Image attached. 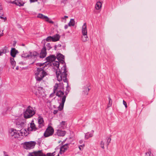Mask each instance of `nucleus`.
<instances>
[{"label": "nucleus", "mask_w": 156, "mask_h": 156, "mask_svg": "<svg viewBox=\"0 0 156 156\" xmlns=\"http://www.w3.org/2000/svg\"><path fill=\"white\" fill-rule=\"evenodd\" d=\"M36 65L40 66V67L42 66V67L37 68V70L34 72L36 80L37 81L40 82L47 75V73L44 70L46 66V63H37Z\"/></svg>", "instance_id": "nucleus-1"}, {"label": "nucleus", "mask_w": 156, "mask_h": 156, "mask_svg": "<svg viewBox=\"0 0 156 156\" xmlns=\"http://www.w3.org/2000/svg\"><path fill=\"white\" fill-rule=\"evenodd\" d=\"M67 72L66 67L65 65L63 66L61 70L59 69H57L56 72V74L57 80L59 81L63 80L64 82L66 83L67 86L68 87Z\"/></svg>", "instance_id": "nucleus-2"}, {"label": "nucleus", "mask_w": 156, "mask_h": 156, "mask_svg": "<svg viewBox=\"0 0 156 156\" xmlns=\"http://www.w3.org/2000/svg\"><path fill=\"white\" fill-rule=\"evenodd\" d=\"M56 95L59 98L58 100L60 103L59 106L58 107V109L59 111H61L63 108L64 104L66 101L67 94H65L61 90H59L57 92Z\"/></svg>", "instance_id": "nucleus-3"}, {"label": "nucleus", "mask_w": 156, "mask_h": 156, "mask_svg": "<svg viewBox=\"0 0 156 156\" xmlns=\"http://www.w3.org/2000/svg\"><path fill=\"white\" fill-rule=\"evenodd\" d=\"M87 25L85 23L82 27V36L81 37V40L83 42H86L89 40V38L87 35Z\"/></svg>", "instance_id": "nucleus-4"}, {"label": "nucleus", "mask_w": 156, "mask_h": 156, "mask_svg": "<svg viewBox=\"0 0 156 156\" xmlns=\"http://www.w3.org/2000/svg\"><path fill=\"white\" fill-rule=\"evenodd\" d=\"M35 114V111L30 106L28 107L24 113V117L26 119L31 117Z\"/></svg>", "instance_id": "nucleus-5"}, {"label": "nucleus", "mask_w": 156, "mask_h": 156, "mask_svg": "<svg viewBox=\"0 0 156 156\" xmlns=\"http://www.w3.org/2000/svg\"><path fill=\"white\" fill-rule=\"evenodd\" d=\"M36 144V142L31 141L26 142L24 143V147L26 149H31L34 148Z\"/></svg>", "instance_id": "nucleus-6"}, {"label": "nucleus", "mask_w": 156, "mask_h": 156, "mask_svg": "<svg viewBox=\"0 0 156 156\" xmlns=\"http://www.w3.org/2000/svg\"><path fill=\"white\" fill-rule=\"evenodd\" d=\"M54 129L51 126L48 127L46 129L44 133L45 137H48L51 136L54 133Z\"/></svg>", "instance_id": "nucleus-7"}, {"label": "nucleus", "mask_w": 156, "mask_h": 156, "mask_svg": "<svg viewBox=\"0 0 156 156\" xmlns=\"http://www.w3.org/2000/svg\"><path fill=\"white\" fill-rule=\"evenodd\" d=\"M44 93V90H43L42 88L41 87H39L36 89L35 94L38 97H40L43 96Z\"/></svg>", "instance_id": "nucleus-8"}, {"label": "nucleus", "mask_w": 156, "mask_h": 156, "mask_svg": "<svg viewBox=\"0 0 156 156\" xmlns=\"http://www.w3.org/2000/svg\"><path fill=\"white\" fill-rule=\"evenodd\" d=\"M37 17L44 20L46 21L51 23H53L54 22L47 16L43 15L42 14H39L37 16Z\"/></svg>", "instance_id": "nucleus-9"}, {"label": "nucleus", "mask_w": 156, "mask_h": 156, "mask_svg": "<svg viewBox=\"0 0 156 156\" xmlns=\"http://www.w3.org/2000/svg\"><path fill=\"white\" fill-rule=\"evenodd\" d=\"M38 128H42L44 126L43 119L41 117L39 116L38 118Z\"/></svg>", "instance_id": "nucleus-10"}, {"label": "nucleus", "mask_w": 156, "mask_h": 156, "mask_svg": "<svg viewBox=\"0 0 156 156\" xmlns=\"http://www.w3.org/2000/svg\"><path fill=\"white\" fill-rule=\"evenodd\" d=\"M38 128V127H36L34 123V121H32L30 124V126L28 128V130L29 131H35Z\"/></svg>", "instance_id": "nucleus-11"}, {"label": "nucleus", "mask_w": 156, "mask_h": 156, "mask_svg": "<svg viewBox=\"0 0 156 156\" xmlns=\"http://www.w3.org/2000/svg\"><path fill=\"white\" fill-rule=\"evenodd\" d=\"M10 136L15 138H18L19 137V135H18L17 130L16 129H12L9 133Z\"/></svg>", "instance_id": "nucleus-12"}, {"label": "nucleus", "mask_w": 156, "mask_h": 156, "mask_svg": "<svg viewBox=\"0 0 156 156\" xmlns=\"http://www.w3.org/2000/svg\"><path fill=\"white\" fill-rule=\"evenodd\" d=\"M38 55V54L37 53L36 51H33L32 52H30L29 54L26 55V54H24L23 56H23L26 58H29V57H36Z\"/></svg>", "instance_id": "nucleus-13"}, {"label": "nucleus", "mask_w": 156, "mask_h": 156, "mask_svg": "<svg viewBox=\"0 0 156 156\" xmlns=\"http://www.w3.org/2000/svg\"><path fill=\"white\" fill-rule=\"evenodd\" d=\"M69 145V144H66L60 147L59 152L60 154H63L67 150Z\"/></svg>", "instance_id": "nucleus-14"}, {"label": "nucleus", "mask_w": 156, "mask_h": 156, "mask_svg": "<svg viewBox=\"0 0 156 156\" xmlns=\"http://www.w3.org/2000/svg\"><path fill=\"white\" fill-rule=\"evenodd\" d=\"M46 54V48L45 47H44L41 51L39 57L41 58H44Z\"/></svg>", "instance_id": "nucleus-15"}, {"label": "nucleus", "mask_w": 156, "mask_h": 156, "mask_svg": "<svg viewBox=\"0 0 156 156\" xmlns=\"http://www.w3.org/2000/svg\"><path fill=\"white\" fill-rule=\"evenodd\" d=\"M56 60L60 62L63 63L64 62L63 60L64 59V56L62 54L59 53L57 55Z\"/></svg>", "instance_id": "nucleus-16"}, {"label": "nucleus", "mask_w": 156, "mask_h": 156, "mask_svg": "<svg viewBox=\"0 0 156 156\" xmlns=\"http://www.w3.org/2000/svg\"><path fill=\"white\" fill-rule=\"evenodd\" d=\"M11 3L20 6H23L24 4V3L22 1L19 0L14 1Z\"/></svg>", "instance_id": "nucleus-17"}, {"label": "nucleus", "mask_w": 156, "mask_h": 156, "mask_svg": "<svg viewBox=\"0 0 156 156\" xmlns=\"http://www.w3.org/2000/svg\"><path fill=\"white\" fill-rule=\"evenodd\" d=\"M18 53V51L15 48H12L10 52V55L13 58L15 57L16 54Z\"/></svg>", "instance_id": "nucleus-18"}, {"label": "nucleus", "mask_w": 156, "mask_h": 156, "mask_svg": "<svg viewBox=\"0 0 156 156\" xmlns=\"http://www.w3.org/2000/svg\"><path fill=\"white\" fill-rule=\"evenodd\" d=\"M47 61L48 62H51L55 61L56 60V56L54 55H51L47 57L46 58Z\"/></svg>", "instance_id": "nucleus-19"}, {"label": "nucleus", "mask_w": 156, "mask_h": 156, "mask_svg": "<svg viewBox=\"0 0 156 156\" xmlns=\"http://www.w3.org/2000/svg\"><path fill=\"white\" fill-rule=\"evenodd\" d=\"M59 62H60L58 60H55L52 62L51 65H52V66H53L55 68L58 69L59 67Z\"/></svg>", "instance_id": "nucleus-20"}, {"label": "nucleus", "mask_w": 156, "mask_h": 156, "mask_svg": "<svg viewBox=\"0 0 156 156\" xmlns=\"http://www.w3.org/2000/svg\"><path fill=\"white\" fill-rule=\"evenodd\" d=\"M26 130L24 129H22L20 130H17L18 134L19 135V137L20 136H25V132Z\"/></svg>", "instance_id": "nucleus-21"}, {"label": "nucleus", "mask_w": 156, "mask_h": 156, "mask_svg": "<svg viewBox=\"0 0 156 156\" xmlns=\"http://www.w3.org/2000/svg\"><path fill=\"white\" fill-rule=\"evenodd\" d=\"M66 134V132L61 129H58L57 131V134L60 136H63Z\"/></svg>", "instance_id": "nucleus-22"}, {"label": "nucleus", "mask_w": 156, "mask_h": 156, "mask_svg": "<svg viewBox=\"0 0 156 156\" xmlns=\"http://www.w3.org/2000/svg\"><path fill=\"white\" fill-rule=\"evenodd\" d=\"M83 94L87 95L88 94V92L90 90V89L88 88L87 86H84L83 87Z\"/></svg>", "instance_id": "nucleus-23"}, {"label": "nucleus", "mask_w": 156, "mask_h": 156, "mask_svg": "<svg viewBox=\"0 0 156 156\" xmlns=\"http://www.w3.org/2000/svg\"><path fill=\"white\" fill-rule=\"evenodd\" d=\"M52 41H56L59 40L60 38V36L58 34H56L55 35L52 37Z\"/></svg>", "instance_id": "nucleus-24"}, {"label": "nucleus", "mask_w": 156, "mask_h": 156, "mask_svg": "<svg viewBox=\"0 0 156 156\" xmlns=\"http://www.w3.org/2000/svg\"><path fill=\"white\" fill-rule=\"evenodd\" d=\"M93 135V133H87L85 134V138L86 139H87L90 137H92Z\"/></svg>", "instance_id": "nucleus-25"}, {"label": "nucleus", "mask_w": 156, "mask_h": 156, "mask_svg": "<svg viewBox=\"0 0 156 156\" xmlns=\"http://www.w3.org/2000/svg\"><path fill=\"white\" fill-rule=\"evenodd\" d=\"M101 5L102 4L101 2H98L96 3L95 8L96 9L99 10L101 8Z\"/></svg>", "instance_id": "nucleus-26"}, {"label": "nucleus", "mask_w": 156, "mask_h": 156, "mask_svg": "<svg viewBox=\"0 0 156 156\" xmlns=\"http://www.w3.org/2000/svg\"><path fill=\"white\" fill-rule=\"evenodd\" d=\"M36 156H47L45 154H44L42 151H39L35 153Z\"/></svg>", "instance_id": "nucleus-27"}, {"label": "nucleus", "mask_w": 156, "mask_h": 156, "mask_svg": "<svg viewBox=\"0 0 156 156\" xmlns=\"http://www.w3.org/2000/svg\"><path fill=\"white\" fill-rule=\"evenodd\" d=\"M65 122L62 121L59 125H58V127L59 128H64L66 127Z\"/></svg>", "instance_id": "nucleus-28"}, {"label": "nucleus", "mask_w": 156, "mask_h": 156, "mask_svg": "<svg viewBox=\"0 0 156 156\" xmlns=\"http://www.w3.org/2000/svg\"><path fill=\"white\" fill-rule=\"evenodd\" d=\"M68 25L69 26H74L75 25V21L74 19H71Z\"/></svg>", "instance_id": "nucleus-29"}, {"label": "nucleus", "mask_w": 156, "mask_h": 156, "mask_svg": "<svg viewBox=\"0 0 156 156\" xmlns=\"http://www.w3.org/2000/svg\"><path fill=\"white\" fill-rule=\"evenodd\" d=\"M151 154V149H149L148 151L145 153V156H150Z\"/></svg>", "instance_id": "nucleus-30"}, {"label": "nucleus", "mask_w": 156, "mask_h": 156, "mask_svg": "<svg viewBox=\"0 0 156 156\" xmlns=\"http://www.w3.org/2000/svg\"><path fill=\"white\" fill-rule=\"evenodd\" d=\"M112 104V101L111 98L109 97L108 98V104L107 107L109 108L111 106Z\"/></svg>", "instance_id": "nucleus-31"}, {"label": "nucleus", "mask_w": 156, "mask_h": 156, "mask_svg": "<svg viewBox=\"0 0 156 156\" xmlns=\"http://www.w3.org/2000/svg\"><path fill=\"white\" fill-rule=\"evenodd\" d=\"M10 60L11 64L13 66V69H14V66H15L16 62L14 61V59L13 58H11Z\"/></svg>", "instance_id": "nucleus-32"}, {"label": "nucleus", "mask_w": 156, "mask_h": 156, "mask_svg": "<svg viewBox=\"0 0 156 156\" xmlns=\"http://www.w3.org/2000/svg\"><path fill=\"white\" fill-rule=\"evenodd\" d=\"M59 87L57 83H56L54 86V93H55V91Z\"/></svg>", "instance_id": "nucleus-33"}, {"label": "nucleus", "mask_w": 156, "mask_h": 156, "mask_svg": "<svg viewBox=\"0 0 156 156\" xmlns=\"http://www.w3.org/2000/svg\"><path fill=\"white\" fill-rule=\"evenodd\" d=\"M100 145L101 148L103 149H104V143L103 141H101L100 142Z\"/></svg>", "instance_id": "nucleus-34"}, {"label": "nucleus", "mask_w": 156, "mask_h": 156, "mask_svg": "<svg viewBox=\"0 0 156 156\" xmlns=\"http://www.w3.org/2000/svg\"><path fill=\"white\" fill-rule=\"evenodd\" d=\"M46 47H45V48H46L48 50H50L52 48L51 45L50 43H48L46 44Z\"/></svg>", "instance_id": "nucleus-35"}, {"label": "nucleus", "mask_w": 156, "mask_h": 156, "mask_svg": "<svg viewBox=\"0 0 156 156\" xmlns=\"http://www.w3.org/2000/svg\"><path fill=\"white\" fill-rule=\"evenodd\" d=\"M2 53H5L7 52V48L4 47L1 51Z\"/></svg>", "instance_id": "nucleus-36"}, {"label": "nucleus", "mask_w": 156, "mask_h": 156, "mask_svg": "<svg viewBox=\"0 0 156 156\" xmlns=\"http://www.w3.org/2000/svg\"><path fill=\"white\" fill-rule=\"evenodd\" d=\"M46 41H52V37L49 36L47 37L46 39Z\"/></svg>", "instance_id": "nucleus-37"}, {"label": "nucleus", "mask_w": 156, "mask_h": 156, "mask_svg": "<svg viewBox=\"0 0 156 156\" xmlns=\"http://www.w3.org/2000/svg\"><path fill=\"white\" fill-rule=\"evenodd\" d=\"M55 152L52 153H48L46 154L47 156H54L55 155Z\"/></svg>", "instance_id": "nucleus-38"}, {"label": "nucleus", "mask_w": 156, "mask_h": 156, "mask_svg": "<svg viewBox=\"0 0 156 156\" xmlns=\"http://www.w3.org/2000/svg\"><path fill=\"white\" fill-rule=\"evenodd\" d=\"M36 152H37V151L34 152V153H30L29 154L28 156H36V155L35 154H36L35 153Z\"/></svg>", "instance_id": "nucleus-39"}, {"label": "nucleus", "mask_w": 156, "mask_h": 156, "mask_svg": "<svg viewBox=\"0 0 156 156\" xmlns=\"http://www.w3.org/2000/svg\"><path fill=\"white\" fill-rule=\"evenodd\" d=\"M84 147V145L83 144L79 146V148L80 150L82 151L83 149V148Z\"/></svg>", "instance_id": "nucleus-40"}, {"label": "nucleus", "mask_w": 156, "mask_h": 156, "mask_svg": "<svg viewBox=\"0 0 156 156\" xmlns=\"http://www.w3.org/2000/svg\"><path fill=\"white\" fill-rule=\"evenodd\" d=\"M68 18V16H64V17H61V19L62 20V21H63V20H65V22H66V19Z\"/></svg>", "instance_id": "nucleus-41"}, {"label": "nucleus", "mask_w": 156, "mask_h": 156, "mask_svg": "<svg viewBox=\"0 0 156 156\" xmlns=\"http://www.w3.org/2000/svg\"><path fill=\"white\" fill-rule=\"evenodd\" d=\"M111 140V138H108V139L107 140V145H108L110 143Z\"/></svg>", "instance_id": "nucleus-42"}, {"label": "nucleus", "mask_w": 156, "mask_h": 156, "mask_svg": "<svg viewBox=\"0 0 156 156\" xmlns=\"http://www.w3.org/2000/svg\"><path fill=\"white\" fill-rule=\"evenodd\" d=\"M123 104L125 105L126 108H127V105L126 102L124 101V100H123Z\"/></svg>", "instance_id": "nucleus-43"}, {"label": "nucleus", "mask_w": 156, "mask_h": 156, "mask_svg": "<svg viewBox=\"0 0 156 156\" xmlns=\"http://www.w3.org/2000/svg\"><path fill=\"white\" fill-rule=\"evenodd\" d=\"M0 18H1L2 19H4L5 20H6V18L5 17H3L2 16H0Z\"/></svg>", "instance_id": "nucleus-44"}, {"label": "nucleus", "mask_w": 156, "mask_h": 156, "mask_svg": "<svg viewBox=\"0 0 156 156\" xmlns=\"http://www.w3.org/2000/svg\"><path fill=\"white\" fill-rule=\"evenodd\" d=\"M38 0H30V2H35L37 1Z\"/></svg>", "instance_id": "nucleus-45"}, {"label": "nucleus", "mask_w": 156, "mask_h": 156, "mask_svg": "<svg viewBox=\"0 0 156 156\" xmlns=\"http://www.w3.org/2000/svg\"><path fill=\"white\" fill-rule=\"evenodd\" d=\"M58 111L57 110H55L53 112V113L54 114H56L58 112Z\"/></svg>", "instance_id": "nucleus-46"}, {"label": "nucleus", "mask_w": 156, "mask_h": 156, "mask_svg": "<svg viewBox=\"0 0 156 156\" xmlns=\"http://www.w3.org/2000/svg\"><path fill=\"white\" fill-rule=\"evenodd\" d=\"M68 27V26L67 25H65V27H64V28H65V29H67Z\"/></svg>", "instance_id": "nucleus-47"}, {"label": "nucleus", "mask_w": 156, "mask_h": 156, "mask_svg": "<svg viewBox=\"0 0 156 156\" xmlns=\"http://www.w3.org/2000/svg\"><path fill=\"white\" fill-rule=\"evenodd\" d=\"M4 154L5 155L4 156H9L8 155H5V152H4Z\"/></svg>", "instance_id": "nucleus-48"}, {"label": "nucleus", "mask_w": 156, "mask_h": 156, "mask_svg": "<svg viewBox=\"0 0 156 156\" xmlns=\"http://www.w3.org/2000/svg\"><path fill=\"white\" fill-rule=\"evenodd\" d=\"M3 33H2V34H0V37L3 35Z\"/></svg>", "instance_id": "nucleus-49"}, {"label": "nucleus", "mask_w": 156, "mask_h": 156, "mask_svg": "<svg viewBox=\"0 0 156 156\" xmlns=\"http://www.w3.org/2000/svg\"><path fill=\"white\" fill-rule=\"evenodd\" d=\"M53 94H50V96L51 97H53Z\"/></svg>", "instance_id": "nucleus-50"}, {"label": "nucleus", "mask_w": 156, "mask_h": 156, "mask_svg": "<svg viewBox=\"0 0 156 156\" xmlns=\"http://www.w3.org/2000/svg\"><path fill=\"white\" fill-rule=\"evenodd\" d=\"M83 142V141L82 140H80V144H82V143Z\"/></svg>", "instance_id": "nucleus-51"}, {"label": "nucleus", "mask_w": 156, "mask_h": 156, "mask_svg": "<svg viewBox=\"0 0 156 156\" xmlns=\"http://www.w3.org/2000/svg\"><path fill=\"white\" fill-rule=\"evenodd\" d=\"M18 69H19V67H18V66H17V67H16V70H18Z\"/></svg>", "instance_id": "nucleus-52"}, {"label": "nucleus", "mask_w": 156, "mask_h": 156, "mask_svg": "<svg viewBox=\"0 0 156 156\" xmlns=\"http://www.w3.org/2000/svg\"><path fill=\"white\" fill-rule=\"evenodd\" d=\"M2 52H1V51H0V56L1 55H2Z\"/></svg>", "instance_id": "nucleus-53"}, {"label": "nucleus", "mask_w": 156, "mask_h": 156, "mask_svg": "<svg viewBox=\"0 0 156 156\" xmlns=\"http://www.w3.org/2000/svg\"><path fill=\"white\" fill-rule=\"evenodd\" d=\"M62 89L63 88V86H62Z\"/></svg>", "instance_id": "nucleus-54"}]
</instances>
